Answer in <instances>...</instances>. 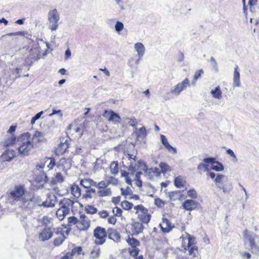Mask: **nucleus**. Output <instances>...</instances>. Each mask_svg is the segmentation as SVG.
I'll list each match as a JSON object with an SVG mask.
<instances>
[{
    "instance_id": "nucleus-1",
    "label": "nucleus",
    "mask_w": 259,
    "mask_h": 259,
    "mask_svg": "<svg viewBox=\"0 0 259 259\" xmlns=\"http://www.w3.org/2000/svg\"><path fill=\"white\" fill-rule=\"evenodd\" d=\"M17 145L19 154L22 156H26L30 151L34 149L32 143L27 136V133L20 135L17 139Z\"/></svg>"
},
{
    "instance_id": "nucleus-2",
    "label": "nucleus",
    "mask_w": 259,
    "mask_h": 259,
    "mask_svg": "<svg viewBox=\"0 0 259 259\" xmlns=\"http://www.w3.org/2000/svg\"><path fill=\"white\" fill-rule=\"evenodd\" d=\"M135 158L136 156L133 155L125 154L122 158L123 166L132 172H135L138 170V167L143 166L141 169L147 172L148 168L145 163L141 160H139L137 163Z\"/></svg>"
},
{
    "instance_id": "nucleus-3",
    "label": "nucleus",
    "mask_w": 259,
    "mask_h": 259,
    "mask_svg": "<svg viewBox=\"0 0 259 259\" xmlns=\"http://www.w3.org/2000/svg\"><path fill=\"white\" fill-rule=\"evenodd\" d=\"M243 235L246 248L252 253H258L259 252V236L247 230L244 231Z\"/></svg>"
},
{
    "instance_id": "nucleus-4",
    "label": "nucleus",
    "mask_w": 259,
    "mask_h": 259,
    "mask_svg": "<svg viewBox=\"0 0 259 259\" xmlns=\"http://www.w3.org/2000/svg\"><path fill=\"white\" fill-rule=\"evenodd\" d=\"M74 202L68 198H64L59 202L60 207L56 212V214L60 221H62L64 217L69 214L71 207Z\"/></svg>"
},
{
    "instance_id": "nucleus-5",
    "label": "nucleus",
    "mask_w": 259,
    "mask_h": 259,
    "mask_svg": "<svg viewBox=\"0 0 259 259\" xmlns=\"http://www.w3.org/2000/svg\"><path fill=\"white\" fill-rule=\"evenodd\" d=\"M60 19V15L56 9L49 11L48 14L49 28L52 31L56 30L59 26Z\"/></svg>"
},
{
    "instance_id": "nucleus-6",
    "label": "nucleus",
    "mask_w": 259,
    "mask_h": 259,
    "mask_svg": "<svg viewBox=\"0 0 259 259\" xmlns=\"http://www.w3.org/2000/svg\"><path fill=\"white\" fill-rule=\"evenodd\" d=\"M93 233L95 238L94 242L96 245H102L105 242L107 237V231L105 228L98 226L94 229Z\"/></svg>"
},
{
    "instance_id": "nucleus-7",
    "label": "nucleus",
    "mask_w": 259,
    "mask_h": 259,
    "mask_svg": "<svg viewBox=\"0 0 259 259\" xmlns=\"http://www.w3.org/2000/svg\"><path fill=\"white\" fill-rule=\"evenodd\" d=\"M134 209L136 210V213L142 223L147 224L149 222L151 215L148 213L146 208L142 205H138L134 207Z\"/></svg>"
},
{
    "instance_id": "nucleus-8",
    "label": "nucleus",
    "mask_w": 259,
    "mask_h": 259,
    "mask_svg": "<svg viewBox=\"0 0 259 259\" xmlns=\"http://www.w3.org/2000/svg\"><path fill=\"white\" fill-rule=\"evenodd\" d=\"M24 188L22 186H16L10 193L11 197L15 201H21L24 202Z\"/></svg>"
},
{
    "instance_id": "nucleus-9",
    "label": "nucleus",
    "mask_w": 259,
    "mask_h": 259,
    "mask_svg": "<svg viewBox=\"0 0 259 259\" xmlns=\"http://www.w3.org/2000/svg\"><path fill=\"white\" fill-rule=\"evenodd\" d=\"M27 136L30 139V141L34 148L38 147L45 138V134L38 131H35L33 135L27 133Z\"/></svg>"
},
{
    "instance_id": "nucleus-10",
    "label": "nucleus",
    "mask_w": 259,
    "mask_h": 259,
    "mask_svg": "<svg viewBox=\"0 0 259 259\" xmlns=\"http://www.w3.org/2000/svg\"><path fill=\"white\" fill-rule=\"evenodd\" d=\"M56 229L53 227H45L39 232L38 239L43 242L49 240L52 237Z\"/></svg>"
},
{
    "instance_id": "nucleus-11",
    "label": "nucleus",
    "mask_w": 259,
    "mask_h": 259,
    "mask_svg": "<svg viewBox=\"0 0 259 259\" xmlns=\"http://www.w3.org/2000/svg\"><path fill=\"white\" fill-rule=\"evenodd\" d=\"M180 239L182 241V247L185 250H187V247H190L195 244V238L187 232L183 234Z\"/></svg>"
},
{
    "instance_id": "nucleus-12",
    "label": "nucleus",
    "mask_w": 259,
    "mask_h": 259,
    "mask_svg": "<svg viewBox=\"0 0 259 259\" xmlns=\"http://www.w3.org/2000/svg\"><path fill=\"white\" fill-rule=\"evenodd\" d=\"M190 85L189 80L186 78L181 83L176 85L173 89L170 91V93L176 96L179 95L187 87Z\"/></svg>"
},
{
    "instance_id": "nucleus-13",
    "label": "nucleus",
    "mask_w": 259,
    "mask_h": 259,
    "mask_svg": "<svg viewBox=\"0 0 259 259\" xmlns=\"http://www.w3.org/2000/svg\"><path fill=\"white\" fill-rule=\"evenodd\" d=\"M90 220L84 214H82L78 220V224L76 227L80 230L85 231L90 228Z\"/></svg>"
},
{
    "instance_id": "nucleus-14",
    "label": "nucleus",
    "mask_w": 259,
    "mask_h": 259,
    "mask_svg": "<svg viewBox=\"0 0 259 259\" xmlns=\"http://www.w3.org/2000/svg\"><path fill=\"white\" fill-rule=\"evenodd\" d=\"M48 163L47 167L49 170L52 169L56 164L55 160L54 158L45 157L42 159L41 163L36 165L37 170L43 169L46 165V163Z\"/></svg>"
},
{
    "instance_id": "nucleus-15",
    "label": "nucleus",
    "mask_w": 259,
    "mask_h": 259,
    "mask_svg": "<svg viewBox=\"0 0 259 259\" xmlns=\"http://www.w3.org/2000/svg\"><path fill=\"white\" fill-rule=\"evenodd\" d=\"M202 161L211 164L212 165L211 169L217 171H221L224 169L223 165L219 161H215L214 158H205L202 160Z\"/></svg>"
},
{
    "instance_id": "nucleus-16",
    "label": "nucleus",
    "mask_w": 259,
    "mask_h": 259,
    "mask_svg": "<svg viewBox=\"0 0 259 259\" xmlns=\"http://www.w3.org/2000/svg\"><path fill=\"white\" fill-rule=\"evenodd\" d=\"M61 228H57L56 230H55V234L58 235V236L56 237L54 240L53 244L56 246H60L66 238Z\"/></svg>"
},
{
    "instance_id": "nucleus-17",
    "label": "nucleus",
    "mask_w": 259,
    "mask_h": 259,
    "mask_svg": "<svg viewBox=\"0 0 259 259\" xmlns=\"http://www.w3.org/2000/svg\"><path fill=\"white\" fill-rule=\"evenodd\" d=\"M103 115L109 121L112 122L114 124H117L120 122V117L113 111L106 110Z\"/></svg>"
},
{
    "instance_id": "nucleus-18",
    "label": "nucleus",
    "mask_w": 259,
    "mask_h": 259,
    "mask_svg": "<svg viewBox=\"0 0 259 259\" xmlns=\"http://www.w3.org/2000/svg\"><path fill=\"white\" fill-rule=\"evenodd\" d=\"M57 201V197L55 195L49 194L46 200L43 201L42 206L45 207H54Z\"/></svg>"
},
{
    "instance_id": "nucleus-19",
    "label": "nucleus",
    "mask_w": 259,
    "mask_h": 259,
    "mask_svg": "<svg viewBox=\"0 0 259 259\" xmlns=\"http://www.w3.org/2000/svg\"><path fill=\"white\" fill-rule=\"evenodd\" d=\"M108 238L113 240L114 242H118L120 240V235L118 232L115 229L109 228L107 231V235Z\"/></svg>"
},
{
    "instance_id": "nucleus-20",
    "label": "nucleus",
    "mask_w": 259,
    "mask_h": 259,
    "mask_svg": "<svg viewBox=\"0 0 259 259\" xmlns=\"http://www.w3.org/2000/svg\"><path fill=\"white\" fill-rule=\"evenodd\" d=\"M160 226L162 231L164 233H168L174 228V225L166 218H163L162 222L160 224Z\"/></svg>"
},
{
    "instance_id": "nucleus-21",
    "label": "nucleus",
    "mask_w": 259,
    "mask_h": 259,
    "mask_svg": "<svg viewBox=\"0 0 259 259\" xmlns=\"http://www.w3.org/2000/svg\"><path fill=\"white\" fill-rule=\"evenodd\" d=\"M198 204V202L195 200L192 199H188L183 202V207L185 209L187 210H192L196 208Z\"/></svg>"
},
{
    "instance_id": "nucleus-22",
    "label": "nucleus",
    "mask_w": 259,
    "mask_h": 259,
    "mask_svg": "<svg viewBox=\"0 0 259 259\" xmlns=\"http://www.w3.org/2000/svg\"><path fill=\"white\" fill-rule=\"evenodd\" d=\"M43 169L38 170L40 171L39 174L36 178V181L40 184H44L48 182L49 179L47 175L42 170Z\"/></svg>"
},
{
    "instance_id": "nucleus-23",
    "label": "nucleus",
    "mask_w": 259,
    "mask_h": 259,
    "mask_svg": "<svg viewBox=\"0 0 259 259\" xmlns=\"http://www.w3.org/2000/svg\"><path fill=\"white\" fill-rule=\"evenodd\" d=\"M39 222L45 227H53V219L48 215H44Z\"/></svg>"
},
{
    "instance_id": "nucleus-24",
    "label": "nucleus",
    "mask_w": 259,
    "mask_h": 259,
    "mask_svg": "<svg viewBox=\"0 0 259 259\" xmlns=\"http://www.w3.org/2000/svg\"><path fill=\"white\" fill-rule=\"evenodd\" d=\"M134 48L138 53L139 59H141L145 52V48L141 42H137L135 44Z\"/></svg>"
},
{
    "instance_id": "nucleus-25",
    "label": "nucleus",
    "mask_w": 259,
    "mask_h": 259,
    "mask_svg": "<svg viewBox=\"0 0 259 259\" xmlns=\"http://www.w3.org/2000/svg\"><path fill=\"white\" fill-rule=\"evenodd\" d=\"M80 185L85 188H90L91 186L97 185V182L90 179H82L80 181Z\"/></svg>"
},
{
    "instance_id": "nucleus-26",
    "label": "nucleus",
    "mask_w": 259,
    "mask_h": 259,
    "mask_svg": "<svg viewBox=\"0 0 259 259\" xmlns=\"http://www.w3.org/2000/svg\"><path fill=\"white\" fill-rule=\"evenodd\" d=\"M238 67L236 66L234 68L233 74V87H239L240 85V73L238 71Z\"/></svg>"
},
{
    "instance_id": "nucleus-27",
    "label": "nucleus",
    "mask_w": 259,
    "mask_h": 259,
    "mask_svg": "<svg viewBox=\"0 0 259 259\" xmlns=\"http://www.w3.org/2000/svg\"><path fill=\"white\" fill-rule=\"evenodd\" d=\"M15 143L17 144V139L13 135L7 137L3 142V145L5 147L12 146Z\"/></svg>"
},
{
    "instance_id": "nucleus-28",
    "label": "nucleus",
    "mask_w": 259,
    "mask_h": 259,
    "mask_svg": "<svg viewBox=\"0 0 259 259\" xmlns=\"http://www.w3.org/2000/svg\"><path fill=\"white\" fill-rule=\"evenodd\" d=\"M143 223L135 222L132 225V231L135 234H139L141 233L143 230Z\"/></svg>"
},
{
    "instance_id": "nucleus-29",
    "label": "nucleus",
    "mask_w": 259,
    "mask_h": 259,
    "mask_svg": "<svg viewBox=\"0 0 259 259\" xmlns=\"http://www.w3.org/2000/svg\"><path fill=\"white\" fill-rule=\"evenodd\" d=\"M218 187L220 189H222L225 194L230 193L232 190L231 183L228 181L225 182L223 184L219 185Z\"/></svg>"
},
{
    "instance_id": "nucleus-30",
    "label": "nucleus",
    "mask_w": 259,
    "mask_h": 259,
    "mask_svg": "<svg viewBox=\"0 0 259 259\" xmlns=\"http://www.w3.org/2000/svg\"><path fill=\"white\" fill-rule=\"evenodd\" d=\"M174 183L176 187L181 188L184 187L186 184V180L182 176H179L175 178Z\"/></svg>"
},
{
    "instance_id": "nucleus-31",
    "label": "nucleus",
    "mask_w": 259,
    "mask_h": 259,
    "mask_svg": "<svg viewBox=\"0 0 259 259\" xmlns=\"http://www.w3.org/2000/svg\"><path fill=\"white\" fill-rule=\"evenodd\" d=\"M15 156L16 153L13 150H7L3 155V158L7 161H11Z\"/></svg>"
},
{
    "instance_id": "nucleus-32",
    "label": "nucleus",
    "mask_w": 259,
    "mask_h": 259,
    "mask_svg": "<svg viewBox=\"0 0 259 259\" xmlns=\"http://www.w3.org/2000/svg\"><path fill=\"white\" fill-rule=\"evenodd\" d=\"M72 194L75 198H79L81 195V189L79 186L76 184H73L71 187Z\"/></svg>"
},
{
    "instance_id": "nucleus-33",
    "label": "nucleus",
    "mask_w": 259,
    "mask_h": 259,
    "mask_svg": "<svg viewBox=\"0 0 259 259\" xmlns=\"http://www.w3.org/2000/svg\"><path fill=\"white\" fill-rule=\"evenodd\" d=\"M64 180V178L60 172H57L54 176V177L51 181V183L53 185L57 184L58 183H61Z\"/></svg>"
},
{
    "instance_id": "nucleus-34",
    "label": "nucleus",
    "mask_w": 259,
    "mask_h": 259,
    "mask_svg": "<svg viewBox=\"0 0 259 259\" xmlns=\"http://www.w3.org/2000/svg\"><path fill=\"white\" fill-rule=\"evenodd\" d=\"M59 165L62 166L64 170H66L70 168L71 163L69 159L66 160L65 158H62L59 161Z\"/></svg>"
},
{
    "instance_id": "nucleus-35",
    "label": "nucleus",
    "mask_w": 259,
    "mask_h": 259,
    "mask_svg": "<svg viewBox=\"0 0 259 259\" xmlns=\"http://www.w3.org/2000/svg\"><path fill=\"white\" fill-rule=\"evenodd\" d=\"M30 201L35 205L42 206L43 201H42L41 197L39 196L33 195L30 199Z\"/></svg>"
},
{
    "instance_id": "nucleus-36",
    "label": "nucleus",
    "mask_w": 259,
    "mask_h": 259,
    "mask_svg": "<svg viewBox=\"0 0 259 259\" xmlns=\"http://www.w3.org/2000/svg\"><path fill=\"white\" fill-rule=\"evenodd\" d=\"M210 93L213 98L219 99L221 98L222 92L220 87L218 86L214 90H211Z\"/></svg>"
},
{
    "instance_id": "nucleus-37",
    "label": "nucleus",
    "mask_w": 259,
    "mask_h": 259,
    "mask_svg": "<svg viewBox=\"0 0 259 259\" xmlns=\"http://www.w3.org/2000/svg\"><path fill=\"white\" fill-rule=\"evenodd\" d=\"M98 194L100 197H106L111 196L112 192L110 188L102 189L98 191Z\"/></svg>"
},
{
    "instance_id": "nucleus-38",
    "label": "nucleus",
    "mask_w": 259,
    "mask_h": 259,
    "mask_svg": "<svg viewBox=\"0 0 259 259\" xmlns=\"http://www.w3.org/2000/svg\"><path fill=\"white\" fill-rule=\"evenodd\" d=\"M225 179H227L225 176L218 174L214 180V182L217 185V187H218L219 185L223 184L225 182L227 181V180L225 181Z\"/></svg>"
},
{
    "instance_id": "nucleus-39",
    "label": "nucleus",
    "mask_w": 259,
    "mask_h": 259,
    "mask_svg": "<svg viewBox=\"0 0 259 259\" xmlns=\"http://www.w3.org/2000/svg\"><path fill=\"white\" fill-rule=\"evenodd\" d=\"M100 254V249L98 246H96L93 247V250L90 253V257L93 258H97L99 257Z\"/></svg>"
},
{
    "instance_id": "nucleus-40",
    "label": "nucleus",
    "mask_w": 259,
    "mask_h": 259,
    "mask_svg": "<svg viewBox=\"0 0 259 259\" xmlns=\"http://www.w3.org/2000/svg\"><path fill=\"white\" fill-rule=\"evenodd\" d=\"M159 166L161 168V171L163 175L166 174L171 170V167L168 164L164 162H161L159 164Z\"/></svg>"
},
{
    "instance_id": "nucleus-41",
    "label": "nucleus",
    "mask_w": 259,
    "mask_h": 259,
    "mask_svg": "<svg viewBox=\"0 0 259 259\" xmlns=\"http://www.w3.org/2000/svg\"><path fill=\"white\" fill-rule=\"evenodd\" d=\"M69 147V144L67 142V140H65L64 141L63 140L60 142L58 148L60 149V151L61 153L65 152L67 149Z\"/></svg>"
},
{
    "instance_id": "nucleus-42",
    "label": "nucleus",
    "mask_w": 259,
    "mask_h": 259,
    "mask_svg": "<svg viewBox=\"0 0 259 259\" xmlns=\"http://www.w3.org/2000/svg\"><path fill=\"white\" fill-rule=\"evenodd\" d=\"M118 164L117 162L113 161L110 165V170L113 175H116L118 172Z\"/></svg>"
},
{
    "instance_id": "nucleus-43",
    "label": "nucleus",
    "mask_w": 259,
    "mask_h": 259,
    "mask_svg": "<svg viewBox=\"0 0 259 259\" xmlns=\"http://www.w3.org/2000/svg\"><path fill=\"white\" fill-rule=\"evenodd\" d=\"M127 242L133 248L136 247L140 245V242L137 239L134 238H128L127 240Z\"/></svg>"
},
{
    "instance_id": "nucleus-44",
    "label": "nucleus",
    "mask_w": 259,
    "mask_h": 259,
    "mask_svg": "<svg viewBox=\"0 0 259 259\" xmlns=\"http://www.w3.org/2000/svg\"><path fill=\"white\" fill-rule=\"evenodd\" d=\"M82 248L81 247H76L72 249L71 252H69L68 253L71 255L72 258L74 255H77L81 254Z\"/></svg>"
},
{
    "instance_id": "nucleus-45",
    "label": "nucleus",
    "mask_w": 259,
    "mask_h": 259,
    "mask_svg": "<svg viewBox=\"0 0 259 259\" xmlns=\"http://www.w3.org/2000/svg\"><path fill=\"white\" fill-rule=\"evenodd\" d=\"M208 163H205L203 162V163H200L197 169L200 170V171H207L209 170L208 168Z\"/></svg>"
},
{
    "instance_id": "nucleus-46",
    "label": "nucleus",
    "mask_w": 259,
    "mask_h": 259,
    "mask_svg": "<svg viewBox=\"0 0 259 259\" xmlns=\"http://www.w3.org/2000/svg\"><path fill=\"white\" fill-rule=\"evenodd\" d=\"M187 250H189V254L193 257L196 255L197 253V248L195 246V244L190 247H187Z\"/></svg>"
},
{
    "instance_id": "nucleus-47",
    "label": "nucleus",
    "mask_w": 259,
    "mask_h": 259,
    "mask_svg": "<svg viewBox=\"0 0 259 259\" xmlns=\"http://www.w3.org/2000/svg\"><path fill=\"white\" fill-rule=\"evenodd\" d=\"M109 186V183L107 180L102 181L100 182L97 183V185L95 187H97L99 189H106L107 187Z\"/></svg>"
},
{
    "instance_id": "nucleus-48",
    "label": "nucleus",
    "mask_w": 259,
    "mask_h": 259,
    "mask_svg": "<svg viewBox=\"0 0 259 259\" xmlns=\"http://www.w3.org/2000/svg\"><path fill=\"white\" fill-rule=\"evenodd\" d=\"M137 135L139 138H144L146 136V130L145 127H141L137 132Z\"/></svg>"
},
{
    "instance_id": "nucleus-49",
    "label": "nucleus",
    "mask_w": 259,
    "mask_h": 259,
    "mask_svg": "<svg viewBox=\"0 0 259 259\" xmlns=\"http://www.w3.org/2000/svg\"><path fill=\"white\" fill-rule=\"evenodd\" d=\"M121 194L124 195L125 198H127V196H131L133 193L132 189L129 187H127L125 189L121 188Z\"/></svg>"
},
{
    "instance_id": "nucleus-50",
    "label": "nucleus",
    "mask_w": 259,
    "mask_h": 259,
    "mask_svg": "<svg viewBox=\"0 0 259 259\" xmlns=\"http://www.w3.org/2000/svg\"><path fill=\"white\" fill-rule=\"evenodd\" d=\"M121 205L122 208L125 210H130L133 206V204L132 203L126 200L122 201Z\"/></svg>"
},
{
    "instance_id": "nucleus-51",
    "label": "nucleus",
    "mask_w": 259,
    "mask_h": 259,
    "mask_svg": "<svg viewBox=\"0 0 259 259\" xmlns=\"http://www.w3.org/2000/svg\"><path fill=\"white\" fill-rule=\"evenodd\" d=\"M130 174L125 171H122L121 176L125 178V182L129 185H132V180L130 178Z\"/></svg>"
},
{
    "instance_id": "nucleus-52",
    "label": "nucleus",
    "mask_w": 259,
    "mask_h": 259,
    "mask_svg": "<svg viewBox=\"0 0 259 259\" xmlns=\"http://www.w3.org/2000/svg\"><path fill=\"white\" fill-rule=\"evenodd\" d=\"M187 195L188 197L196 199L197 197V194L196 190L194 189H190L187 191Z\"/></svg>"
},
{
    "instance_id": "nucleus-53",
    "label": "nucleus",
    "mask_w": 259,
    "mask_h": 259,
    "mask_svg": "<svg viewBox=\"0 0 259 259\" xmlns=\"http://www.w3.org/2000/svg\"><path fill=\"white\" fill-rule=\"evenodd\" d=\"M123 24L120 21H117L115 25V30L117 32H120L123 29Z\"/></svg>"
},
{
    "instance_id": "nucleus-54",
    "label": "nucleus",
    "mask_w": 259,
    "mask_h": 259,
    "mask_svg": "<svg viewBox=\"0 0 259 259\" xmlns=\"http://www.w3.org/2000/svg\"><path fill=\"white\" fill-rule=\"evenodd\" d=\"M85 210L88 213L94 214L97 212V209L93 206L88 205L85 208Z\"/></svg>"
},
{
    "instance_id": "nucleus-55",
    "label": "nucleus",
    "mask_w": 259,
    "mask_h": 259,
    "mask_svg": "<svg viewBox=\"0 0 259 259\" xmlns=\"http://www.w3.org/2000/svg\"><path fill=\"white\" fill-rule=\"evenodd\" d=\"M203 73L204 71L202 69L196 71L194 75L193 80L196 81L201 77V75L203 74Z\"/></svg>"
},
{
    "instance_id": "nucleus-56",
    "label": "nucleus",
    "mask_w": 259,
    "mask_h": 259,
    "mask_svg": "<svg viewBox=\"0 0 259 259\" xmlns=\"http://www.w3.org/2000/svg\"><path fill=\"white\" fill-rule=\"evenodd\" d=\"M68 222L69 224L76 225L78 224V220L75 217H70L68 218Z\"/></svg>"
},
{
    "instance_id": "nucleus-57",
    "label": "nucleus",
    "mask_w": 259,
    "mask_h": 259,
    "mask_svg": "<svg viewBox=\"0 0 259 259\" xmlns=\"http://www.w3.org/2000/svg\"><path fill=\"white\" fill-rule=\"evenodd\" d=\"M21 71L22 68L21 67H17L12 70V73L14 74H16V78H19L21 77L20 73Z\"/></svg>"
},
{
    "instance_id": "nucleus-58",
    "label": "nucleus",
    "mask_w": 259,
    "mask_h": 259,
    "mask_svg": "<svg viewBox=\"0 0 259 259\" xmlns=\"http://www.w3.org/2000/svg\"><path fill=\"white\" fill-rule=\"evenodd\" d=\"M112 211L114 215H115L116 216H119V217L121 215L122 212V210L120 208L117 207H114Z\"/></svg>"
},
{
    "instance_id": "nucleus-59",
    "label": "nucleus",
    "mask_w": 259,
    "mask_h": 259,
    "mask_svg": "<svg viewBox=\"0 0 259 259\" xmlns=\"http://www.w3.org/2000/svg\"><path fill=\"white\" fill-rule=\"evenodd\" d=\"M139 252V249L136 247H134L130 250L131 255L134 257L137 256Z\"/></svg>"
},
{
    "instance_id": "nucleus-60",
    "label": "nucleus",
    "mask_w": 259,
    "mask_h": 259,
    "mask_svg": "<svg viewBox=\"0 0 259 259\" xmlns=\"http://www.w3.org/2000/svg\"><path fill=\"white\" fill-rule=\"evenodd\" d=\"M160 137L162 144L165 146V147H166L167 145L169 144L167 138L164 135H161Z\"/></svg>"
},
{
    "instance_id": "nucleus-61",
    "label": "nucleus",
    "mask_w": 259,
    "mask_h": 259,
    "mask_svg": "<svg viewBox=\"0 0 259 259\" xmlns=\"http://www.w3.org/2000/svg\"><path fill=\"white\" fill-rule=\"evenodd\" d=\"M128 120L127 124L132 126H134L137 123V120L136 119L126 118Z\"/></svg>"
},
{
    "instance_id": "nucleus-62",
    "label": "nucleus",
    "mask_w": 259,
    "mask_h": 259,
    "mask_svg": "<svg viewBox=\"0 0 259 259\" xmlns=\"http://www.w3.org/2000/svg\"><path fill=\"white\" fill-rule=\"evenodd\" d=\"M227 154H229L231 157L233 158V160L235 162L237 161V157L234 154V152L230 149H229L227 150Z\"/></svg>"
},
{
    "instance_id": "nucleus-63",
    "label": "nucleus",
    "mask_w": 259,
    "mask_h": 259,
    "mask_svg": "<svg viewBox=\"0 0 259 259\" xmlns=\"http://www.w3.org/2000/svg\"><path fill=\"white\" fill-rule=\"evenodd\" d=\"M165 148L169 152H172L173 154H176L177 153L176 148L172 147L170 144L167 145Z\"/></svg>"
},
{
    "instance_id": "nucleus-64",
    "label": "nucleus",
    "mask_w": 259,
    "mask_h": 259,
    "mask_svg": "<svg viewBox=\"0 0 259 259\" xmlns=\"http://www.w3.org/2000/svg\"><path fill=\"white\" fill-rule=\"evenodd\" d=\"M155 204L158 207H162L164 205V202L159 198L155 199Z\"/></svg>"
}]
</instances>
